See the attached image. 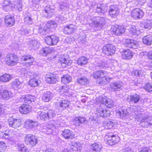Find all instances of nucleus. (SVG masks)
I'll return each mask as SVG.
<instances>
[{"label": "nucleus", "instance_id": "ea45409f", "mask_svg": "<svg viewBox=\"0 0 152 152\" xmlns=\"http://www.w3.org/2000/svg\"><path fill=\"white\" fill-rule=\"evenodd\" d=\"M102 146L99 142L94 143L92 144L91 148L94 151H99L102 148Z\"/></svg>", "mask_w": 152, "mask_h": 152}, {"label": "nucleus", "instance_id": "20e7f679", "mask_svg": "<svg viewBox=\"0 0 152 152\" xmlns=\"http://www.w3.org/2000/svg\"><path fill=\"white\" fill-rule=\"evenodd\" d=\"M6 63L9 65L13 66L17 64L18 61L17 56L15 54L9 53L5 58Z\"/></svg>", "mask_w": 152, "mask_h": 152}, {"label": "nucleus", "instance_id": "e433bc0d", "mask_svg": "<svg viewBox=\"0 0 152 152\" xmlns=\"http://www.w3.org/2000/svg\"><path fill=\"white\" fill-rule=\"evenodd\" d=\"M69 102L68 100H62L60 103L59 104V108L60 110H64L66 109L69 105Z\"/></svg>", "mask_w": 152, "mask_h": 152}, {"label": "nucleus", "instance_id": "8fccbe9b", "mask_svg": "<svg viewBox=\"0 0 152 152\" xmlns=\"http://www.w3.org/2000/svg\"><path fill=\"white\" fill-rule=\"evenodd\" d=\"M44 24H43L42 25L40 24V27H39V30L38 31V32L39 33L41 34L42 35H45L47 33V30L45 29V27H44ZM45 26V25L44 24Z\"/></svg>", "mask_w": 152, "mask_h": 152}, {"label": "nucleus", "instance_id": "f704fd0d", "mask_svg": "<svg viewBox=\"0 0 152 152\" xmlns=\"http://www.w3.org/2000/svg\"><path fill=\"white\" fill-rule=\"evenodd\" d=\"M37 116V119L42 121L48 120L47 113L43 112H39Z\"/></svg>", "mask_w": 152, "mask_h": 152}, {"label": "nucleus", "instance_id": "5fc2aeb1", "mask_svg": "<svg viewBox=\"0 0 152 152\" xmlns=\"http://www.w3.org/2000/svg\"><path fill=\"white\" fill-rule=\"evenodd\" d=\"M48 117V119L53 118L56 115L55 112L53 110H49L47 113Z\"/></svg>", "mask_w": 152, "mask_h": 152}, {"label": "nucleus", "instance_id": "f3484780", "mask_svg": "<svg viewBox=\"0 0 152 152\" xmlns=\"http://www.w3.org/2000/svg\"><path fill=\"white\" fill-rule=\"evenodd\" d=\"M54 96V94L50 91L44 92L42 96V99L44 102H49L52 99Z\"/></svg>", "mask_w": 152, "mask_h": 152}, {"label": "nucleus", "instance_id": "4468645a", "mask_svg": "<svg viewBox=\"0 0 152 152\" xmlns=\"http://www.w3.org/2000/svg\"><path fill=\"white\" fill-rule=\"evenodd\" d=\"M13 94L10 91L6 90H0V96L4 100H8L11 98Z\"/></svg>", "mask_w": 152, "mask_h": 152}, {"label": "nucleus", "instance_id": "79ce46f5", "mask_svg": "<svg viewBox=\"0 0 152 152\" xmlns=\"http://www.w3.org/2000/svg\"><path fill=\"white\" fill-rule=\"evenodd\" d=\"M21 84V83L19 81V80L16 79L12 83L11 86L15 89H18L20 88V85Z\"/></svg>", "mask_w": 152, "mask_h": 152}, {"label": "nucleus", "instance_id": "f03ea898", "mask_svg": "<svg viewBox=\"0 0 152 152\" xmlns=\"http://www.w3.org/2000/svg\"><path fill=\"white\" fill-rule=\"evenodd\" d=\"M107 74L106 72L103 70H99L96 71L93 73V77L95 79L99 78L101 79L100 80V83H104L106 82L109 81V79L107 77L106 75Z\"/></svg>", "mask_w": 152, "mask_h": 152}, {"label": "nucleus", "instance_id": "69168bd1", "mask_svg": "<svg viewBox=\"0 0 152 152\" xmlns=\"http://www.w3.org/2000/svg\"><path fill=\"white\" fill-rule=\"evenodd\" d=\"M77 119L79 121L80 123H84L86 124L87 123L88 121L86 120V118L84 117L79 116L77 118Z\"/></svg>", "mask_w": 152, "mask_h": 152}, {"label": "nucleus", "instance_id": "9d476101", "mask_svg": "<svg viewBox=\"0 0 152 152\" xmlns=\"http://www.w3.org/2000/svg\"><path fill=\"white\" fill-rule=\"evenodd\" d=\"M131 13L132 17L137 20L141 18L144 14L143 11L138 8L133 10Z\"/></svg>", "mask_w": 152, "mask_h": 152}, {"label": "nucleus", "instance_id": "b1692460", "mask_svg": "<svg viewBox=\"0 0 152 152\" xmlns=\"http://www.w3.org/2000/svg\"><path fill=\"white\" fill-rule=\"evenodd\" d=\"M24 125L26 128L32 129L38 125V123L37 121L28 119L25 122Z\"/></svg>", "mask_w": 152, "mask_h": 152}, {"label": "nucleus", "instance_id": "7ed1b4c3", "mask_svg": "<svg viewBox=\"0 0 152 152\" xmlns=\"http://www.w3.org/2000/svg\"><path fill=\"white\" fill-rule=\"evenodd\" d=\"M25 140L26 144L34 146L38 143V140L36 136L29 134L26 136Z\"/></svg>", "mask_w": 152, "mask_h": 152}, {"label": "nucleus", "instance_id": "680f3d73", "mask_svg": "<svg viewBox=\"0 0 152 152\" xmlns=\"http://www.w3.org/2000/svg\"><path fill=\"white\" fill-rule=\"evenodd\" d=\"M24 21L25 23L28 24H31L33 23L31 18L28 16H27L24 18Z\"/></svg>", "mask_w": 152, "mask_h": 152}, {"label": "nucleus", "instance_id": "de8ad7c7", "mask_svg": "<svg viewBox=\"0 0 152 152\" xmlns=\"http://www.w3.org/2000/svg\"><path fill=\"white\" fill-rule=\"evenodd\" d=\"M144 28L145 29H150L152 27V20H147L143 23Z\"/></svg>", "mask_w": 152, "mask_h": 152}, {"label": "nucleus", "instance_id": "4c0bfd02", "mask_svg": "<svg viewBox=\"0 0 152 152\" xmlns=\"http://www.w3.org/2000/svg\"><path fill=\"white\" fill-rule=\"evenodd\" d=\"M96 10L98 13H104L107 10V7L105 5L101 4L97 5Z\"/></svg>", "mask_w": 152, "mask_h": 152}, {"label": "nucleus", "instance_id": "c756f323", "mask_svg": "<svg viewBox=\"0 0 152 152\" xmlns=\"http://www.w3.org/2000/svg\"><path fill=\"white\" fill-rule=\"evenodd\" d=\"M76 26L73 24H70L65 27L64 31L65 34H70L75 31Z\"/></svg>", "mask_w": 152, "mask_h": 152}, {"label": "nucleus", "instance_id": "4be33fe9", "mask_svg": "<svg viewBox=\"0 0 152 152\" xmlns=\"http://www.w3.org/2000/svg\"><path fill=\"white\" fill-rule=\"evenodd\" d=\"M140 98V97L139 94H135L130 96L127 100L130 102L136 104L139 101Z\"/></svg>", "mask_w": 152, "mask_h": 152}, {"label": "nucleus", "instance_id": "72a5a7b5", "mask_svg": "<svg viewBox=\"0 0 152 152\" xmlns=\"http://www.w3.org/2000/svg\"><path fill=\"white\" fill-rule=\"evenodd\" d=\"M48 124L49 126L48 128H50V129H53L59 126L60 125V123L58 121L52 120L48 122Z\"/></svg>", "mask_w": 152, "mask_h": 152}, {"label": "nucleus", "instance_id": "c03bdc74", "mask_svg": "<svg viewBox=\"0 0 152 152\" xmlns=\"http://www.w3.org/2000/svg\"><path fill=\"white\" fill-rule=\"evenodd\" d=\"M51 52V50L49 47H45L42 48L40 50V53L43 56H46Z\"/></svg>", "mask_w": 152, "mask_h": 152}, {"label": "nucleus", "instance_id": "864d4df0", "mask_svg": "<svg viewBox=\"0 0 152 152\" xmlns=\"http://www.w3.org/2000/svg\"><path fill=\"white\" fill-rule=\"evenodd\" d=\"M57 26V23L54 21H49L47 23V27L49 28H55Z\"/></svg>", "mask_w": 152, "mask_h": 152}, {"label": "nucleus", "instance_id": "423d86ee", "mask_svg": "<svg viewBox=\"0 0 152 152\" xmlns=\"http://www.w3.org/2000/svg\"><path fill=\"white\" fill-rule=\"evenodd\" d=\"M149 117L145 114H139L137 116V121L140 123H145L146 126L152 127V121L150 120Z\"/></svg>", "mask_w": 152, "mask_h": 152}, {"label": "nucleus", "instance_id": "09e8293b", "mask_svg": "<svg viewBox=\"0 0 152 152\" xmlns=\"http://www.w3.org/2000/svg\"><path fill=\"white\" fill-rule=\"evenodd\" d=\"M39 45L38 42L34 40L30 43L29 48L30 49H35L37 48Z\"/></svg>", "mask_w": 152, "mask_h": 152}, {"label": "nucleus", "instance_id": "0e129e2a", "mask_svg": "<svg viewBox=\"0 0 152 152\" xmlns=\"http://www.w3.org/2000/svg\"><path fill=\"white\" fill-rule=\"evenodd\" d=\"M6 132H2L0 131V136L1 137L4 138L6 139H7L9 138V135L6 133Z\"/></svg>", "mask_w": 152, "mask_h": 152}, {"label": "nucleus", "instance_id": "0eeeda50", "mask_svg": "<svg viewBox=\"0 0 152 152\" xmlns=\"http://www.w3.org/2000/svg\"><path fill=\"white\" fill-rule=\"evenodd\" d=\"M104 139L106 143L109 145H113L118 142V138L113 134H109V135H105Z\"/></svg>", "mask_w": 152, "mask_h": 152}, {"label": "nucleus", "instance_id": "1a4fd4ad", "mask_svg": "<svg viewBox=\"0 0 152 152\" xmlns=\"http://www.w3.org/2000/svg\"><path fill=\"white\" fill-rule=\"evenodd\" d=\"M21 121L20 119H14L12 117H10L9 118L8 122L10 126L16 128L21 125Z\"/></svg>", "mask_w": 152, "mask_h": 152}, {"label": "nucleus", "instance_id": "37998d69", "mask_svg": "<svg viewBox=\"0 0 152 152\" xmlns=\"http://www.w3.org/2000/svg\"><path fill=\"white\" fill-rule=\"evenodd\" d=\"M59 60L61 66L63 67H65L66 65H69L72 63L71 61L66 60L64 58H61Z\"/></svg>", "mask_w": 152, "mask_h": 152}, {"label": "nucleus", "instance_id": "13d9d810", "mask_svg": "<svg viewBox=\"0 0 152 152\" xmlns=\"http://www.w3.org/2000/svg\"><path fill=\"white\" fill-rule=\"evenodd\" d=\"M6 148V144L3 142H0V152H4Z\"/></svg>", "mask_w": 152, "mask_h": 152}, {"label": "nucleus", "instance_id": "39448f33", "mask_svg": "<svg viewBox=\"0 0 152 152\" xmlns=\"http://www.w3.org/2000/svg\"><path fill=\"white\" fill-rule=\"evenodd\" d=\"M115 48L114 46L110 44L104 45L102 49L103 53L107 56L113 55L115 52Z\"/></svg>", "mask_w": 152, "mask_h": 152}, {"label": "nucleus", "instance_id": "2f4dec72", "mask_svg": "<svg viewBox=\"0 0 152 152\" xmlns=\"http://www.w3.org/2000/svg\"><path fill=\"white\" fill-rule=\"evenodd\" d=\"M58 79L57 77L53 74H51L47 75L46 81L47 83H49L53 84L56 83Z\"/></svg>", "mask_w": 152, "mask_h": 152}, {"label": "nucleus", "instance_id": "aec40b11", "mask_svg": "<svg viewBox=\"0 0 152 152\" xmlns=\"http://www.w3.org/2000/svg\"><path fill=\"white\" fill-rule=\"evenodd\" d=\"M62 136L66 139H72L75 137L74 133L68 129H65L62 133Z\"/></svg>", "mask_w": 152, "mask_h": 152}, {"label": "nucleus", "instance_id": "412c9836", "mask_svg": "<svg viewBox=\"0 0 152 152\" xmlns=\"http://www.w3.org/2000/svg\"><path fill=\"white\" fill-rule=\"evenodd\" d=\"M101 103V106H104V104L109 108L112 107L113 102L111 99L107 98L106 97H104L100 101Z\"/></svg>", "mask_w": 152, "mask_h": 152}, {"label": "nucleus", "instance_id": "6ab92c4d", "mask_svg": "<svg viewBox=\"0 0 152 152\" xmlns=\"http://www.w3.org/2000/svg\"><path fill=\"white\" fill-rule=\"evenodd\" d=\"M123 83L121 82H115L113 83L110 85V88L113 91H118L121 90L123 86Z\"/></svg>", "mask_w": 152, "mask_h": 152}, {"label": "nucleus", "instance_id": "bb28decb", "mask_svg": "<svg viewBox=\"0 0 152 152\" xmlns=\"http://www.w3.org/2000/svg\"><path fill=\"white\" fill-rule=\"evenodd\" d=\"M117 114L123 119H125L129 117V113L126 109H121L117 112Z\"/></svg>", "mask_w": 152, "mask_h": 152}, {"label": "nucleus", "instance_id": "cd10ccee", "mask_svg": "<svg viewBox=\"0 0 152 152\" xmlns=\"http://www.w3.org/2000/svg\"><path fill=\"white\" fill-rule=\"evenodd\" d=\"M15 21V18L13 16L7 15L5 16V22L7 25L12 26L14 24Z\"/></svg>", "mask_w": 152, "mask_h": 152}, {"label": "nucleus", "instance_id": "dca6fc26", "mask_svg": "<svg viewBox=\"0 0 152 152\" xmlns=\"http://www.w3.org/2000/svg\"><path fill=\"white\" fill-rule=\"evenodd\" d=\"M54 9L53 6L51 7L49 5L46 6L43 11L45 16L48 18H51L54 14Z\"/></svg>", "mask_w": 152, "mask_h": 152}, {"label": "nucleus", "instance_id": "473e14b6", "mask_svg": "<svg viewBox=\"0 0 152 152\" xmlns=\"http://www.w3.org/2000/svg\"><path fill=\"white\" fill-rule=\"evenodd\" d=\"M143 43L147 45H150L152 42V36L149 34L144 36L142 38Z\"/></svg>", "mask_w": 152, "mask_h": 152}, {"label": "nucleus", "instance_id": "a18cd8bd", "mask_svg": "<svg viewBox=\"0 0 152 152\" xmlns=\"http://www.w3.org/2000/svg\"><path fill=\"white\" fill-rule=\"evenodd\" d=\"M130 32L134 35H139L141 33L140 30L136 28L134 26H132L130 27Z\"/></svg>", "mask_w": 152, "mask_h": 152}, {"label": "nucleus", "instance_id": "c9c22d12", "mask_svg": "<svg viewBox=\"0 0 152 152\" xmlns=\"http://www.w3.org/2000/svg\"><path fill=\"white\" fill-rule=\"evenodd\" d=\"M72 79V77L68 74L63 75L61 77V82L64 84L69 83L71 81Z\"/></svg>", "mask_w": 152, "mask_h": 152}, {"label": "nucleus", "instance_id": "338daca9", "mask_svg": "<svg viewBox=\"0 0 152 152\" xmlns=\"http://www.w3.org/2000/svg\"><path fill=\"white\" fill-rule=\"evenodd\" d=\"M11 8L10 5H3V9L5 11H8Z\"/></svg>", "mask_w": 152, "mask_h": 152}, {"label": "nucleus", "instance_id": "774afa93", "mask_svg": "<svg viewBox=\"0 0 152 152\" xmlns=\"http://www.w3.org/2000/svg\"><path fill=\"white\" fill-rule=\"evenodd\" d=\"M123 152H134L132 149L129 147H126L122 150Z\"/></svg>", "mask_w": 152, "mask_h": 152}, {"label": "nucleus", "instance_id": "052dcab7", "mask_svg": "<svg viewBox=\"0 0 152 152\" xmlns=\"http://www.w3.org/2000/svg\"><path fill=\"white\" fill-rule=\"evenodd\" d=\"M18 151L20 152H25L26 151V148L25 147L23 144H19L18 145Z\"/></svg>", "mask_w": 152, "mask_h": 152}, {"label": "nucleus", "instance_id": "58836bf2", "mask_svg": "<svg viewBox=\"0 0 152 152\" xmlns=\"http://www.w3.org/2000/svg\"><path fill=\"white\" fill-rule=\"evenodd\" d=\"M12 77L10 75L5 74L0 76V81L3 82L9 81L11 79Z\"/></svg>", "mask_w": 152, "mask_h": 152}, {"label": "nucleus", "instance_id": "f257e3e1", "mask_svg": "<svg viewBox=\"0 0 152 152\" xmlns=\"http://www.w3.org/2000/svg\"><path fill=\"white\" fill-rule=\"evenodd\" d=\"M106 19L104 17H98L94 18L92 20V26L100 30L106 23Z\"/></svg>", "mask_w": 152, "mask_h": 152}, {"label": "nucleus", "instance_id": "5701e85b", "mask_svg": "<svg viewBox=\"0 0 152 152\" xmlns=\"http://www.w3.org/2000/svg\"><path fill=\"white\" fill-rule=\"evenodd\" d=\"M35 97L34 96L31 95H27L24 97H21L20 98V100L22 102H24L25 103L30 104L34 102Z\"/></svg>", "mask_w": 152, "mask_h": 152}, {"label": "nucleus", "instance_id": "9b49d317", "mask_svg": "<svg viewBox=\"0 0 152 152\" xmlns=\"http://www.w3.org/2000/svg\"><path fill=\"white\" fill-rule=\"evenodd\" d=\"M111 31L116 35H120L124 33L125 28L123 26L115 25V26H112Z\"/></svg>", "mask_w": 152, "mask_h": 152}, {"label": "nucleus", "instance_id": "a878e982", "mask_svg": "<svg viewBox=\"0 0 152 152\" xmlns=\"http://www.w3.org/2000/svg\"><path fill=\"white\" fill-rule=\"evenodd\" d=\"M122 55L123 58L129 60L132 57L133 54L132 52L129 49L124 50L122 52Z\"/></svg>", "mask_w": 152, "mask_h": 152}, {"label": "nucleus", "instance_id": "bf43d9fd", "mask_svg": "<svg viewBox=\"0 0 152 152\" xmlns=\"http://www.w3.org/2000/svg\"><path fill=\"white\" fill-rule=\"evenodd\" d=\"M22 1L21 0H18L17 1L16 7L19 11H21L22 10Z\"/></svg>", "mask_w": 152, "mask_h": 152}, {"label": "nucleus", "instance_id": "393cba45", "mask_svg": "<svg viewBox=\"0 0 152 152\" xmlns=\"http://www.w3.org/2000/svg\"><path fill=\"white\" fill-rule=\"evenodd\" d=\"M31 109V107L27 104H23L19 108L20 112L25 114L30 112Z\"/></svg>", "mask_w": 152, "mask_h": 152}, {"label": "nucleus", "instance_id": "603ef678", "mask_svg": "<svg viewBox=\"0 0 152 152\" xmlns=\"http://www.w3.org/2000/svg\"><path fill=\"white\" fill-rule=\"evenodd\" d=\"M96 66L98 67L99 68L101 69L104 68L106 67H107V64L106 62L102 61H100L99 62L96 64Z\"/></svg>", "mask_w": 152, "mask_h": 152}, {"label": "nucleus", "instance_id": "f8f14e48", "mask_svg": "<svg viewBox=\"0 0 152 152\" xmlns=\"http://www.w3.org/2000/svg\"><path fill=\"white\" fill-rule=\"evenodd\" d=\"M101 103L99 107H97L96 111V114L99 116L103 117H106L110 115V111L107 110L105 109L102 108L103 106H101Z\"/></svg>", "mask_w": 152, "mask_h": 152}, {"label": "nucleus", "instance_id": "4d7b16f0", "mask_svg": "<svg viewBox=\"0 0 152 152\" xmlns=\"http://www.w3.org/2000/svg\"><path fill=\"white\" fill-rule=\"evenodd\" d=\"M68 88L66 86L64 85L59 86L58 90L60 92H63L65 94L66 93Z\"/></svg>", "mask_w": 152, "mask_h": 152}, {"label": "nucleus", "instance_id": "ddd939ff", "mask_svg": "<svg viewBox=\"0 0 152 152\" xmlns=\"http://www.w3.org/2000/svg\"><path fill=\"white\" fill-rule=\"evenodd\" d=\"M21 61H26L25 63V65L27 66L32 65L34 61V58L30 55H24L21 57Z\"/></svg>", "mask_w": 152, "mask_h": 152}, {"label": "nucleus", "instance_id": "3c124183", "mask_svg": "<svg viewBox=\"0 0 152 152\" xmlns=\"http://www.w3.org/2000/svg\"><path fill=\"white\" fill-rule=\"evenodd\" d=\"M114 126V124L112 121L108 120L105 122V126L107 129H110Z\"/></svg>", "mask_w": 152, "mask_h": 152}, {"label": "nucleus", "instance_id": "e2e57ef3", "mask_svg": "<svg viewBox=\"0 0 152 152\" xmlns=\"http://www.w3.org/2000/svg\"><path fill=\"white\" fill-rule=\"evenodd\" d=\"M151 151L149 147H143L139 149V152H151Z\"/></svg>", "mask_w": 152, "mask_h": 152}, {"label": "nucleus", "instance_id": "2eb2a0df", "mask_svg": "<svg viewBox=\"0 0 152 152\" xmlns=\"http://www.w3.org/2000/svg\"><path fill=\"white\" fill-rule=\"evenodd\" d=\"M124 43L126 47L130 48L136 49L138 46V42L133 39H127L125 41Z\"/></svg>", "mask_w": 152, "mask_h": 152}, {"label": "nucleus", "instance_id": "a19ab883", "mask_svg": "<svg viewBox=\"0 0 152 152\" xmlns=\"http://www.w3.org/2000/svg\"><path fill=\"white\" fill-rule=\"evenodd\" d=\"M87 61V59L84 56L80 57L77 61V64L80 66H83L86 64Z\"/></svg>", "mask_w": 152, "mask_h": 152}, {"label": "nucleus", "instance_id": "a211bd4d", "mask_svg": "<svg viewBox=\"0 0 152 152\" xmlns=\"http://www.w3.org/2000/svg\"><path fill=\"white\" fill-rule=\"evenodd\" d=\"M109 9V13L112 17L116 16L119 13V9L117 5H111Z\"/></svg>", "mask_w": 152, "mask_h": 152}, {"label": "nucleus", "instance_id": "6e6d98bb", "mask_svg": "<svg viewBox=\"0 0 152 152\" xmlns=\"http://www.w3.org/2000/svg\"><path fill=\"white\" fill-rule=\"evenodd\" d=\"M144 88L147 91H152V83H147L144 86Z\"/></svg>", "mask_w": 152, "mask_h": 152}, {"label": "nucleus", "instance_id": "49530a36", "mask_svg": "<svg viewBox=\"0 0 152 152\" xmlns=\"http://www.w3.org/2000/svg\"><path fill=\"white\" fill-rule=\"evenodd\" d=\"M88 79L86 77H82L78 78L77 80V82L82 85L87 84L88 83Z\"/></svg>", "mask_w": 152, "mask_h": 152}, {"label": "nucleus", "instance_id": "7c9ffc66", "mask_svg": "<svg viewBox=\"0 0 152 152\" xmlns=\"http://www.w3.org/2000/svg\"><path fill=\"white\" fill-rule=\"evenodd\" d=\"M68 147L72 152H79V150H80V147L78 146V144L75 142H71L69 145Z\"/></svg>", "mask_w": 152, "mask_h": 152}, {"label": "nucleus", "instance_id": "c85d7f7f", "mask_svg": "<svg viewBox=\"0 0 152 152\" xmlns=\"http://www.w3.org/2000/svg\"><path fill=\"white\" fill-rule=\"evenodd\" d=\"M39 77L35 76L31 78L29 82V85L31 87H34L39 86Z\"/></svg>", "mask_w": 152, "mask_h": 152}, {"label": "nucleus", "instance_id": "6e6552de", "mask_svg": "<svg viewBox=\"0 0 152 152\" xmlns=\"http://www.w3.org/2000/svg\"><path fill=\"white\" fill-rule=\"evenodd\" d=\"M45 39L48 45H56L59 41L58 37L54 35L46 37Z\"/></svg>", "mask_w": 152, "mask_h": 152}]
</instances>
